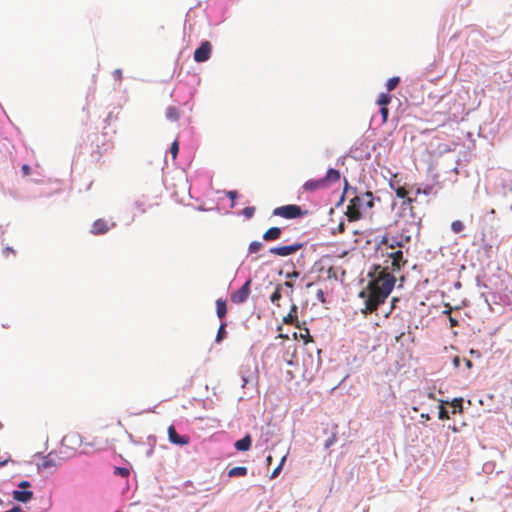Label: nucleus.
<instances>
[{
	"label": "nucleus",
	"mask_w": 512,
	"mask_h": 512,
	"mask_svg": "<svg viewBox=\"0 0 512 512\" xmlns=\"http://www.w3.org/2000/svg\"><path fill=\"white\" fill-rule=\"evenodd\" d=\"M383 257H386L384 265L375 267L374 272L370 274L372 279L368 283L367 291L359 294L360 297L366 298L364 314L374 312L385 302L396 282L392 273L399 272L407 264L401 249L384 250Z\"/></svg>",
	"instance_id": "obj_1"
},
{
	"label": "nucleus",
	"mask_w": 512,
	"mask_h": 512,
	"mask_svg": "<svg viewBox=\"0 0 512 512\" xmlns=\"http://www.w3.org/2000/svg\"><path fill=\"white\" fill-rule=\"evenodd\" d=\"M373 194L367 191L361 195H355L347 206L346 216L350 222L358 221L362 217L361 210L364 206L371 208L374 205Z\"/></svg>",
	"instance_id": "obj_2"
},
{
	"label": "nucleus",
	"mask_w": 512,
	"mask_h": 512,
	"mask_svg": "<svg viewBox=\"0 0 512 512\" xmlns=\"http://www.w3.org/2000/svg\"><path fill=\"white\" fill-rule=\"evenodd\" d=\"M410 239L409 235L403 233L397 235L386 233L377 244L376 252H380L384 256V250L401 249L410 242Z\"/></svg>",
	"instance_id": "obj_3"
},
{
	"label": "nucleus",
	"mask_w": 512,
	"mask_h": 512,
	"mask_svg": "<svg viewBox=\"0 0 512 512\" xmlns=\"http://www.w3.org/2000/svg\"><path fill=\"white\" fill-rule=\"evenodd\" d=\"M273 215L280 216L286 219H294L301 217L303 215V211L300 206L290 204L275 208L273 210Z\"/></svg>",
	"instance_id": "obj_4"
},
{
	"label": "nucleus",
	"mask_w": 512,
	"mask_h": 512,
	"mask_svg": "<svg viewBox=\"0 0 512 512\" xmlns=\"http://www.w3.org/2000/svg\"><path fill=\"white\" fill-rule=\"evenodd\" d=\"M251 279H248L240 289L231 294V301L235 304L244 303L251 293Z\"/></svg>",
	"instance_id": "obj_5"
},
{
	"label": "nucleus",
	"mask_w": 512,
	"mask_h": 512,
	"mask_svg": "<svg viewBox=\"0 0 512 512\" xmlns=\"http://www.w3.org/2000/svg\"><path fill=\"white\" fill-rule=\"evenodd\" d=\"M115 226H116V223L114 221H109V220H105L103 218H99L93 222L90 232L93 235H103Z\"/></svg>",
	"instance_id": "obj_6"
},
{
	"label": "nucleus",
	"mask_w": 512,
	"mask_h": 512,
	"mask_svg": "<svg viewBox=\"0 0 512 512\" xmlns=\"http://www.w3.org/2000/svg\"><path fill=\"white\" fill-rule=\"evenodd\" d=\"M303 247L302 243H294L291 245H284L279 247H273L269 250L271 254L286 257L299 251Z\"/></svg>",
	"instance_id": "obj_7"
},
{
	"label": "nucleus",
	"mask_w": 512,
	"mask_h": 512,
	"mask_svg": "<svg viewBox=\"0 0 512 512\" xmlns=\"http://www.w3.org/2000/svg\"><path fill=\"white\" fill-rule=\"evenodd\" d=\"M212 52V45L209 41H203L194 52V60L198 63L209 60Z\"/></svg>",
	"instance_id": "obj_8"
},
{
	"label": "nucleus",
	"mask_w": 512,
	"mask_h": 512,
	"mask_svg": "<svg viewBox=\"0 0 512 512\" xmlns=\"http://www.w3.org/2000/svg\"><path fill=\"white\" fill-rule=\"evenodd\" d=\"M168 438L171 443L176 445H186L189 443V438L187 436H180L173 425L168 427Z\"/></svg>",
	"instance_id": "obj_9"
},
{
	"label": "nucleus",
	"mask_w": 512,
	"mask_h": 512,
	"mask_svg": "<svg viewBox=\"0 0 512 512\" xmlns=\"http://www.w3.org/2000/svg\"><path fill=\"white\" fill-rule=\"evenodd\" d=\"M323 188H326V187L324 185V180H322V178L311 179V180L306 181L303 184V189L305 191H309V192H315V191L323 189Z\"/></svg>",
	"instance_id": "obj_10"
},
{
	"label": "nucleus",
	"mask_w": 512,
	"mask_h": 512,
	"mask_svg": "<svg viewBox=\"0 0 512 512\" xmlns=\"http://www.w3.org/2000/svg\"><path fill=\"white\" fill-rule=\"evenodd\" d=\"M33 492L30 490H14L12 493L13 499L27 503L33 498Z\"/></svg>",
	"instance_id": "obj_11"
},
{
	"label": "nucleus",
	"mask_w": 512,
	"mask_h": 512,
	"mask_svg": "<svg viewBox=\"0 0 512 512\" xmlns=\"http://www.w3.org/2000/svg\"><path fill=\"white\" fill-rule=\"evenodd\" d=\"M340 172L336 169L330 168L328 169L325 177L322 178L324 180V185L327 187L331 183H336L340 180Z\"/></svg>",
	"instance_id": "obj_12"
},
{
	"label": "nucleus",
	"mask_w": 512,
	"mask_h": 512,
	"mask_svg": "<svg viewBox=\"0 0 512 512\" xmlns=\"http://www.w3.org/2000/svg\"><path fill=\"white\" fill-rule=\"evenodd\" d=\"M282 229L279 227H271L266 230L263 234V240L265 241H274L281 237Z\"/></svg>",
	"instance_id": "obj_13"
},
{
	"label": "nucleus",
	"mask_w": 512,
	"mask_h": 512,
	"mask_svg": "<svg viewBox=\"0 0 512 512\" xmlns=\"http://www.w3.org/2000/svg\"><path fill=\"white\" fill-rule=\"evenodd\" d=\"M251 445H252V439L249 434H247L242 439L237 440L234 444L235 448L238 451H248L251 448Z\"/></svg>",
	"instance_id": "obj_14"
},
{
	"label": "nucleus",
	"mask_w": 512,
	"mask_h": 512,
	"mask_svg": "<svg viewBox=\"0 0 512 512\" xmlns=\"http://www.w3.org/2000/svg\"><path fill=\"white\" fill-rule=\"evenodd\" d=\"M297 305L293 304L287 316L283 318L285 324H294L297 322Z\"/></svg>",
	"instance_id": "obj_15"
},
{
	"label": "nucleus",
	"mask_w": 512,
	"mask_h": 512,
	"mask_svg": "<svg viewBox=\"0 0 512 512\" xmlns=\"http://www.w3.org/2000/svg\"><path fill=\"white\" fill-rule=\"evenodd\" d=\"M282 290L283 285H277L275 291L270 296V301L278 307L280 306L279 300L282 298Z\"/></svg>",
	"instance_id": "obj_16"
},
{
	"label": "nucleus",
	"mask_w": 512,
	"mask_h": 512,
	"mask_svg": "<svg viewBox=\"0 0 512 512\" xmlns=\"http://www.w3.org/2000/svg\"><path fill=\"white\" fill-rule=\"evenodd\" d=\"M216 313L217 316L222 319L227 313L226 302L222 299L216 300Z\"/></svg>",
	"instance_id": "obj_17"
},
{
	"label": "nucleus",
	"mask_w": 512,
	"mask_h": 512,
	"mask_svg": "<svg viewBox=\"0 0 512 512\" xmlns=\"http://www.w3.org/2000/svg\"><path fill=\"white\" fill-rule=\"evenodd\" d=\"M248 470L245 466H238L231 468L228 471L229 477H238V476H245L247 474Z\"/></svg>",
	"instance_id": "obj_18"
},
{
	"label": "nucleus",
	"mask_w": 512,
	"mask_h": 512,
	"mask_svg": "<svg viewBox=\"0 0 512 512\" xmlns=\"http://www.w3.org/2000/svg\"><path fill=\"white\" fill-rule=\"evenodd\" d=\"M56 458H57V455L53 452L49 453L43 463H42V467L43 468H48V467H51V466H55L56 465Z\"/></svg>",
	"instance_id": "obj_19"
},
{
	"label": "nucleus",
	"mask_w": 512,
	"mask_h": 512,
	"mask_svg": "<svg viewBox=\"0 0 512 512\" xmlns=\"http://www.w3.org/2000/svg\"><path fill=\"white\" fill-rule=\"evenodd\" d=\"M179 111L175 106H170L166 110V117L171 121H177L179 119Z\"/></svg>",
	"instance_id": "obj_20"
},
{
	"label": "nucleus",
	"mask_w": 512,
	"mask_h": 512,
	"mask_svg": "<svg viewBox=\"0 0 512 512\" xmlns=\"http://www.w3.org/2000/svg\"><path fill=\"white\" fill-rule=\"evenodd\" d=\"M391 101V96L388 93H381L377 99V104L381 107H387Z\"/></svg>",
	"instance_id": "obj_21"
},
{
	"label": "nucleus",
	"mask_w": 512,
	"mask_h": 512,
	"mask_svg": "<svg viewBox=\"0 0 512 512\" xmlns=\"http://www.w3.org/2000/svg\"><path fill=\"white\" fill-rule=\"evenodd\" d=\"M225 336H226V324L222 323L218 329L215 341L217 343H219L225 338Z\"/></svg>",
	"instance_id": "obj_22"
},
{
	"label": "nucleus",
	"mask_w": 512,
	"mask_h": 512,
	"mask_svg": "<svg viewBox=\"0 0 512 512\" xmlns=\"http://www.w3.org/2000/svg\"><path fill=\"white\" fill-rule=\"evenodd\" d=\"M400 82V78L399 77H392L390 78L387 83H386V87H387V90L390 92L392 90H394L397 85L399 84Z\"/></svg>",
	"instance_id": "obj_23"
},
{
	"label": "nucleus",
	"mask_w": 512,
	"mask_h": 512,
	"mask_svg": "<svg viewBox=\"0 0 512 512\" xmlns=\"http://www.w3.org/2000/svg\"><path fill=\"white\" fill-rule=\"evenodd\" d=\"M451 229L455 233H460L464 229V224L460 220H455L451 224Z\"/></svg>",
	"instance_id": "obj_24"
},
{
	"label": "nucleus",
	"mask_w": 512,
	"mask_h": 512,
	"mask_svg": "<svg viewBox=\"0 0 512 512\" xmlns=\"http://www.w3.org/2000/svg\"><path fill=\"white\" fill-rule=\"evenodd\" d=\"M262 243L259 241H253L249 244L248 251L250 253H256L262 248Z\"/></svg>",
	"instance_id": "obj_25"
},
{
	"label": "nucleus",
	"mask_w": 512,
	"mask_h": 512,
	"mask_svg": "<svg viewBox=\"0 0 512 512\" xmlns=\"http://www.w3.org/2000/svg\"><path fill=\"white\" fill-rule=\"evenodd\" d=\"M462 403H463V399L462 398H455V399L452 400L451 406L454 408L453 413L456 412V409H458L459 412L462 411Z\"/></svg>",
	"instance_id": "obj_26"
},
{
	"label": "nucleus",
	"mask_w": 512,
	"mask_h": 512,
	"mask_svg": "<svg viewBox=\"0 0 512 512\" xmlns=\"http://www.w3.org/2000/svg\"><path fill=\"white\" fill-rule=\"evenodd\" d=\"M285 460H286V456H283L281 461H280V463H279V465L272 471L271 478H275V477H277L280 474L282 466H283Z\"/></svg>",
	"instance_id": "obj_27"
},
{
	"label": "nucleus",
	"mask_w": 512,
	"mask_h": 512,
	"mask_svg": "<svg viewBox=\"0 0 512 512\" xmlns=\"http://www.w3.org/2000/svg\"><path fill=\"white\" fill-rule=\"evenodd\" d=\"M243 215L247 218V219H250L254 216L255 214V208L252 207V206H249V207H245L243 209Z\"/></svg>",
	"instance_id": "obj_28"
},
{
	"label": "nucleus",
	"mask_w": 512,
	"mask_h": 512,
	"mask_svg": "<svg viewBox=\"0 0 512 512\" xmlns=\"http://www.w3.org/2000/svg\"><path fill=\"white\" fill-rule=\"evenodd\" d=\"M337 441L336 433H333L324 443V447L329 449Z\"/></svg>",
	"instance_id": "obj_29"
},
{
	"label": "nucleus",
	"mask_w": 512,
	"mask_h": 512,
	"mask_svg": "<svg viewBox=\"0 0 512 512\" xmlns=\"http://www.w3.org/2000/svg\"><path fill=\"white\" fill-rule=\"evenodd\" d=\"M395 193L397 197L402 199L406 198V196L408 195V191L404 187H397L395 189Z\"/></svg>",
	"instance_id": "obj_30"
},
{
	"label": "nucleus",
	"mask_w": 512,
	"mask_h": 512,
	"mask_svg": "<svg viewBox=\"0 0 512 512\" xmlns=\"http://www.w3.org/2000/svg\"><path fill=\"white\" fill-rule=\"evenodd\" d=\"M452 308L449 307L447 310L443 311L444 314L450 315ZM449 322L451 327H455L458 325L457 319L453 318L452 316H449Z\"/></svg>",
	"instance_id": "obj_31"
},
{
	"label": "nucleus",
	"mask_w": 512,
	"mask_h": 512,
	"mask_svg": "<svg viewBox=\"0 0 512 512\" xmlns=\"http://www.w3.org/2000/svg\"><path fill=\"white\" fill-rule=\"evenodd\" d=\"M170 152H171L173 158L175 159L177 154H178V152H179V143H178V141H174L172 143V145L170 147Z\"/></svg>",
	"instance_id": "obj_32"
},
{
	"label": "nucleus",
	"mask_w": 512,
	"mask_h": 512,
	"mask_svg": "<svg viewBox=\"0 0 512 512\" xmlns=\"http://www.w3.org/2000/svg\"><path fill=\"white\" fill-rule=\"evenodd\" d=\"M380 113L382 115V121L383 123H386L387 122V119H388V114H389V110L387 107H381L380 109Z\"/></svg>",
	"instance_id": "obj_33"
},
{
	"label": "nucleus",
	"mask_w": 512,
	"mask_h": 512,
	"mask_svg": "<svg viewBox=\"0 0 512 512\" xmlns=\"http://www.w3.org/2000/svg\"><path fill=\"white\" fill-rule=\"evenodd\" d=\"M439 419H441V420L449 419L448 412L443 406L440 407Z\"/></svg>",
	"instance_id": "obj_34"
},
{
	"label": "nucleus",
	"mask_w": 512,
	"mask_h": 512,
	"mask_svg": "<svg viewBox=\"0 0 512 512\" xmlns=\"http://www.w3.org/2000/svg\"><path fill=\"white\" fill-rule=\"evenodd\" d=\"M116 473L121 475L122 477H127L129 475V470L127 468H116Z\"/></svg>",
	"instance_id": "obj_35"
},
{
	"label": "nucleus",
	"mask_w": 512,
	"mask_h": 512,
	"mask_svg": "<svg viewBox=\"0 0 512 512\" xmlns=\"http://www.w3.org/2000/svg\"><path fill=\"white\" fill-rule=\"evenodd\" d=\"M18 487L23 490H27L28 488L31 487V483L29 481L23 480L18 484Z\"/></svg>",
	"instance_id": "obj_36"
},
{
	"label": "nucleus",
	"mask_w": 512,
	"mask_h": 512,
	"mask_svg": "<svg viewBox=\"0 0 512 512\" xmlns=\"http://www.w3.org/2000/svg\"><path fill=\"white\" fill-rule=\"evenodd\" d=\"M21 170H22L24 176H28L31 173V168L27 164L22 165Z\"/></svg>",
	"instance_id": "obj_37"
},
{
	"label": "nucleus",
	"mask_w": 512,
	"mask_h": 512,
	"mask_svg": "<svg viewBox=\"0 0 512 512\" xmlns=\"http://www.w3.org/2000/svg\"><path fill=\"white\" fill-rule=\"evenodd\" d=\"M227 196L232 200L234 201L237 197V191H228L227 192Z\"/></svg>",
	"instance_id": "obj_38"
},
{
	"label": "nucleus",
	"mask_w": 512,
	"mask_h": 512,
	"mask_svg": "<svg viewBox=\"0 0 512 512\" xmlns=\"http://www.w3.org/2000/svg\"><path fill=\"white\" fill-rule=\"evenodd\" d=\"M317 299L320 300L321 302H325L324 292L322 290H318Z\"/></svg>",
	"instance_id": "obj_39"
},
{
	"label": "nucleus",
	"mask_w": 512,
	"mask_h": 512,
	"mask_svg": "<svg viewBox=\"0 0 512 512\" xmlns=\"http://www.w3.org/2000/svg\"><path fill=\"white\" fill-rule=\"evenodd\" d=\"M282 285H283V287L285 286V287H287V288H289V289H290V296H291V295H292V292H293V291H292L293 284H292L291 282H289V281H285Z\"/></svg>",
	"instance_id": "obj_40"
},
{
	"label": "nucleus",
	"mask_w": 512,
	"mask_h": 512,
	"mask_svg": "<svg viewBox=\"0 0 512 512\" xmlns=\"http://www.w3.org/2000/svg\"><path fill=\"white\" fill-rule=\"evenodd\" d=\"M413 199L408 197V195L406 196V198H404V201H403V205H411L413 203Z\"/></svg>",
	"instance_id": "obj_41"
},
{
	"label": "nucleus",
	"mask_w": 512,
	"mask_h": 512,
	"mask_svg": "<svg viewBox=\"0 0 512 512\" xmlns=\"http://www.w3.org/2000/svg\"><path fill=\"white\" fill-rule=\"evenodd\" d=\"M299 275H300L299 272L293 271L292 273L287 274V278H293V277L297 278V277H299Z\"/></svg>",
	"instance_id": "obj_42"
},
{
	"label": "nucleus",
	"mask_w": 512,
	"mask_h": 512,
	"mask_svg": "<svg viewBox=\"0 0 512 512\" xmlns=\"http://www.w3.org/2000/svg\"><path fill=\"white\" fill-rule=\"evenodd\" d=\"M8 253L15 254V251L11 247H6L4 249V254L7 255Z\"/></svg>",
	"instance_id": "obj_43"
},
{
	"label": "nucleus",
	"mask_w": 512,
	"mask_h": 512,
	"mask_svg": "<svg viewBox=\"0 0 512 512\" xmlns=\"http://www.w3.org/2000/svg\"><path fill=\"white\" fill-rule=\"evenodd\" d=\"M453 362H454V365H455L456 367H457V366H459V362H460V361H459V358H458V357H455V358H454V360H453Z\"/></svg>",
	"instance_id": "obj_44"
},
{
	"label": "nucleus",
	"mask_w": 512,
	"mask_h": 512,
	"mask_svg": "<svg viewBox=\"0 0 512 512\" xmlns=\"http://www.w3.org/2000/svg\"><path fill=\"white\" fill-rule=\"evenodd\" d=\"M267 463L270 465L271 462H272V456H268L267 459H266Z\"/></svg>",
	"instance_id": "obj_45"
},
{
	"label": "nucleus",
	"mask_w": 512,
	"mask_h": 512,
	"mask_svg": "<svg viewBox=\"0 0 512 512\" xmlns=\"http://www.w3.org/2000/svg\"><path fill=\"white\" fill-rule=\"evenodd\" d=\"M339 231H344V224L343 223H340L339 224Z\"/></svg>",
	"instance_id": "obj_46"
},
{
	"label": "nucleus",
	"mask_w": 512,
	"mask_h": 512,
	"mask_svg": "<svg viewBox=\"0 0 512 512\" xmlns=\"http://www.w3.org/2000/svg\"><path fill=\"white\" fill-rule=\"evenodd\" d=\"M347 191H348V182H347V180H345V192H347Z\"/></svg>",
	"instance_id": "obj_47"
},
{
	"label": "nucleus",
	"mask_w": 512,
	"mask_h": 512,
	"mask_svg": "<svg viewBox=\"0 0 512 512\" xmlns=\"http://www.w3.org/2000/svg\"><path fill=\"white\" fill-rule=\"evenodd\" d=\"M466 364H467V366H468V367H471V366H472V362H471L470 360H467V361H466Z\"/></svg>",
	"instance_id": "obj_48"
},
{
	"label": "nucleus",
	"mask_w": 512,
	"mask_h": 512,
	"mask_svg": "<svg viewBox=\"0 0 512 512\" xmlns=\"http://www.w3.org/2000/svg\"><path fill=\"white\" fill-rule=\"evenodd\" d=\"M6 462H7V461H2V462H0V466H2V465H4V464H6Z\"/></svg>",
	"instance_id": "obj_49"
},
{
	"label": "nucleus",
	"mask_w": 512,
	"mask_h": 512,
	"mask_svg": "<svg viewBox=\"0 0 512 512\" xmlns=\"http://www.w3.org/2000/svg\"><path fill=\"white\" fill-rule=\"evenodd\" d=\"M116 72H117V73H116V76H119V75L121 74V73H120V70H117Z\"/></svg>",
	"instance_id": "obj_50"
},
{
	"label": "nucleus",
	"mask_w": 512,
	"mask_h": 512,
	"mask_svg": "<svg viewBox=\"0 0 512 512\" xmlns=\"http://www.w3.org/2000/svg\"><path fill=\"white\" fill-rule=\"evenodd\" d=\"M116 72H117V73H116V76H119V75L121 74V73H120V70H117Z\"/></svg>",
	"instance_id": "obj_51"
},
{
	"label": "nucleus",
	"mask_w": 512,
	"mask_h": 512,
	"mask_svg": "<svg viewBox=\"0 0 512 512\" xmlns=\"http://www.w3.org/2000/svg\"><path fill=\"white\" fill-rule=\"evenodd\" d=\"M243 380H244L243 386H245L247 383V379L244 378Z\"/></svg>",
	"instance_id": "obj_52"
}]
</instances>
